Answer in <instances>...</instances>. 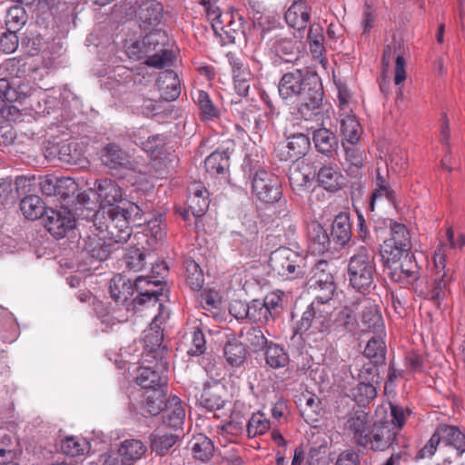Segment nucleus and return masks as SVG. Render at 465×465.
Here are the masks:
<instances>
[{
	"label": "nucleus",
	"mask_w": 465,
	"mask_h": 465,
	"mask_svg": "<svg viewBox=\"0 0 465 465\" xmlns=\"http://www.w3.org/2000/svg\"><path fill=\"white\" fill-rule=\"evenodd\" d=\"M280 97L294 104L301 118L311 121L321 114L323 90L316 74L296 69L284 74L278 84Z\"/></svg>",
	"instance_id": "nucleus-1"
},
{
	"label": "nucleus",
	"mask_w": 465,
	"mask_h": 465,
	"mask_svg": "<svg viewBox=\"0 0 465 465\" xmlns=\"http://www.w3.org/2000/svg\"><path fill=\"white\" fill-rule=\"evenodd\" d=\"M145 211L134 203L127 207L109 208L96 215L94 224L104 236L117 243L128 241L132 234V225L141 226L147 222Z\"/></svg>",
	"instance_id": "nucleus-2"
},
{
	"label": "nucleus",
	"mask_w": 465,
	"mask_h": 465,
	"mask_svg": "<svg viewBox=\"0 0 465 465\" xmlns=\"http://www.w3.org/2000/svg\"><path fill=\"white\" fill-rule=\"evenodd\" d=\"M156 281H150L147 277L139 276L134 283L122 274L114 276L110 282L111 297L118 304L129 305L130 298L134 290L139 295L134 300L135 304L143 305L151 303L156 305L159 302V309L162 307V297H167V292L159 287Z\"/></svg>",
	"instance_id": "nucleus-3"
},
{
	"label": "nucleus",
	"mask_w": 465,
	"mask_h": 465,
	"mask_svg": "<svg viewBox=\"0 0 465 465\" xmlns=\"http://www.w3.org/2000/svg\"><path fill=\"white\" fill-rule=\"evenodd\" d=\"M376 272L374 252L367 246H360L348 262L347 275L350 285L359 292H369L375 287Z\"/></svg>",
	"instance_id": "nucleus-4"
},
{
	"label": "nucleus",
	"mask_w": 465,
	"mask_h": 465,
	"mask_svg": "<svg viewBox=\"0 0 465 465\" xmlns=\"http://www.w3.org/2000/svg\"><path fill=\"white\" fill-rule=\"evenodd\" d=\"M445 448L453 449L457 457H461L465 453V434L457 426L440 425L419 451L417 458H430L434 455L437 449L442 451Z\"/></svg>",
	"instance_id": "nucleus-5"
},
{
	"label": "nucleus",
	"mask_w": 465,
	"mask_h": 465,
	"mask_svg": "<svg viewBox=\"0 0 465 465\" xmlns=\"http://www.w3.org/2000/svg\"><path fill=\"white\" fill-rule=\"evenodd\" d=\"M100 159L102 163L111 170H125L138 173L139 183L146 181L150 173L148 166L132 160L129 153L114 143H110L101 149Z\"/></svg>",
	"instance_id": "nucleus-6"
},
{
	"label": "nucleus",
	"mask_w": 465,
	"mask_h": 465,
	"mask_svg": "<svg viewBox=\"0 0 465 465\" xmlns=\"http://www.w3.org/2000/svg\"><path fill=\"white\" fill-rule=\"evenodd\" d=\"M168 36L163 30H153L143 39V53L146 55L145 64L155 68L170 66L173 63V53L166 48Z\"/></svg>",
	"instance_id": "nucleus-7"
},
{
	"label": "nucleus",
	"mask_w": 465,
	"mask_h": 465,
	"mask_svg": "<svg viewBox=\"0 0 465 465\" xmlns=\"http://www.w3.org/2000/svg\"><path fill=\"white\" fill-rule=\"evenodd\" d=\"M269 264L275 273L287 279L303 277L306 273L304 258L289 248L275 250L271 254Z\"/></svg>",
	"instance_id": "nucleus-8"
},
{
	"label": "nucleus",
	"mask_w": 465,
	"mask_h": 465,
	"mask_svg": "<svg viewBox=\"0 0 465 465\" xmlns=\"http://www.w3.org/2000/svg\"><path fill=\"white\" fill-rule=\"evenodd\" d=\"M384 263L390 270V278L401 284H411L420 278V266L411 252L397 255L396 257H383Z\"/></svg>",
	"instance_id": "nucleus-9"
},
{
	"label": "nucleus",
	"mask_w": 465,
	"mask_h": 465,
	"mask_svg": "<svg viewBox=\"0 0 465 465\" xmlns=\"http://www.w3.org/2000/svg\"><path fill=\"white\" fill-rule=\"evenodd\" d=\"M252 193L264 203H274L282 195L281 181L275 174L264 170H258L252 180Z\"/></svg>",
	"instance_id": "nucleus-10"
},
{
	"label": "nucleus",
	"mask_w": 465,
	"mask_h": 465,
	"mask_svg": "<svg viewBox=\"0 0 465 465\" xmlns=\"http://www.w3.org/2000/svg\"><path fill=\"white\" fill-rule=\"evenodd\" d=\"M391 235L383 242L381 248V257H396L411 252V234L407 227L400 223H390Z\"/></svg>",
	"instance_id": "nucleus-11"
},
{
	"label": "nucleus",
	"mask_w": 465,
	"mask_h": 465,
	"mask_svg": "<svg viewBox=\"0 0 465 465\" xmlns=\"http://www.w3.org/2000/svg\"><path fill=\"white\" fill-rule=\"evenodd\" d=\"M446 258L442 252V247H439L433 257V288L431 290V299L440 305L444 299L447 286L451 282V273L446 270Z\"/></svg>",
	"instance_id": "nucleus-12"
},
{
	"label": "nucleus",
	"mask_w": 465,
	"mask_h": 465,
	"mask_svg": "<svg viewBox=\"0 0 465 465\" xmlns=\"http://www.w3.org/2000/svg\"><path fill=\"white\" fill-rule=\"evenodd\" d=\"M367 442L362 447H370L375 451H383L397 441V430L390 421L375 422L370 430Z\"/></svg>",
	"instance_id": "nucleus-13"
},
{
	"label": "nucleus",
	"mask_w": 465,
	"mask_h": 465,
	"mask_svg": "<svg viewBox=\"0 0 465 465\" xmlns=\"http://www.w3.org/2000/svg\"><path fill=\"white\" fill-rule=\"evenodd\" d=\"M316 176V166L308 160L294 162L289 169L290 185L293 192L302 194L307 192Z\"/></svg>",
	"instance_id": "nucleus-14"
},
{
	"label": "nucleus",
	"mask_w": 465,
	"mask_h": 465,
	"mask_svg": "<svg viewBox=\"0 0 465 465\" xmlns=\"http://www.w3.org/2000/svg\"><path fill=\"white\" fill-rule=\"evenodd\" d=\"M226 389L218 381L206 382L200 394L195 397L201 406L208 411H216L223 408L225 403Z\"/></svg>",
	"instance_id": "nucleus-15"
},
{
	"label": "nucleus",
	"mask_w": 465,
	"mask_h": 465,
	"mask_svg": "<svg viewBox=\"0 0 465 465\" xmlns=\"http://www.w3.org/2000/svg\"><path fill=\"white\" fill-rule=\"evenodd\" d=\"M94 188L102 206L94 214V219L103 211H107L109 208H120L114 204L123 201V190L116 182L111 179L98 180L94 183Z\"/></svg>",
	"instance_id": "nucleus-16"
},
{
	"label": "nucleus",
	"mask_w": 465,
	"mask_h": 465,
	"mask_svg": "<svg viewBox=\"0 0 465 465\" xmlns=\"http://www.w3.org/2000/svg\"><path fill=\"white\" fill-rule=\"evenodd\" d=\"M146 450V446L140 440L131 439L124 440L118 450L109 456L116 465H133L145 454Z\"/></svg>",
	"instance_id": "nucleus-17"
},
{
	"label": "nucleus",
	"mask_w": 465,
	"mask_h": 465,
	"mask_svg": "<svg viewBox=\"0 0 465 465\" xmlns=\"http://www.w3.org/2000/svg\"><path fill=\"white\" fill-rule=\"evenodd\" d=\"M45 218V227L54 237L62 238L67 230L74 228V220L71 213L66 210L46 211Z\"/></svg>",
	"instance_id": "nucleus-18"
},
{
	"label": "nucleus",
	"mask_w": 465,
	"mask_h": 465,
	"mask_svg": "<svg viewBox=\"0 0 465 465\" xmlns=\"http://www.w3.org/2000/svg\"><path fill=\"white\" fill-rule=\"evenodd\" d=\"M344 429L353 437L358 445H364L371 430L367 413L363 411H355L348 417L344 423Z\"/></svg>",
	"instance_id": "nucleus-19"
},
{
	"label": "nucleus",
	"mask_w": 465,
	"mask_h": 465,
	"mask_svg": "<svg viewBox=\"0 0 465 465\" xmlns=\"http://www.w3.org/2000/svg\"><path fill=\"white\" fill-rule=\"evenodd\" d=\"M209 207L208 192L201 183H195L189 189L187 199V208L184 218L187 219L189 213L194 217L203 216Z\"/></svg>",
	"instance_id": "nucleus-20"
},
{
	"label": "nucleus",
	"mask_w": 465,
	"mask_h": 465,
	"mask_svg": "<svg viewBox=\"0 0 465 465\" xmlns=\"http://www.w3.org/2000/svg\"><path fill=\"white\" fill-rule=\"evenodd\" d=\"M311 147L310 138L303 134H295L287 139L284 150L281 153V158L284 161L300 162L305 156Z\"/></svg>",
	"instance_id": "nucleus-21"
},
{
	"label": "nucleus",
	"mask_w": 465,
	"mask_h": 465,
	"mask_svg": "<svg viewBox=\"0 0 465 465\" xmlns=\"http://www.w3.org/2000/svg\"><path fill=\"white\" fill-rule=\"evenodd\" d=\"M163 423L174 431L182 428L185 419V405L177 396L169 398L163 409Z\"/></svg>",
	"instance_id": "nucleus-22"
},
{
	"label": "nucleus",
	"mask_w": 465,
	"mask_h": 465,
	"mask_svg": "<svg viewBox=\"0 0 465 465\" xmlns=\"http://www.w3.org/2000/svg\"><path fill=\"white\" fill-rule=\"evenodd\" d=\"M32 186L31 179L19 176L15 182L7 177L2 180V198L6 203H15L22 195L30 193Z\"/></svg>",
	"instance_id": "nucleus-23"
},
{
	"label": "nucleus",
	"mask_w": 465,
	"mask_h": 465,
	"mask_svg": "<svg viewBox=\"0 0 465 465\" xmlns=\"http://www.w3.org/2000/svg\"><path fill=\"white\" fill-rule=\"evenodd\" d=\"M319 183L327 191L335 193L346 185V178L336 165H325L320 168Z\"/></svg>",
	"instance_id": "nucleus-24"
},
{
	"label": "nucleus",
	"mask_w": 465,
	"mask_h": 465,
	"mask_svg": "<svg viewBox=\"0 0 465 465\" xmlns=\"http://www.w3.org/2000/svg\"><path fill=\"white\" fill-rule=\"evenodd\" d=\"M137 17L144 29L159 25L163 18L162 4L156 0L143 1L138 7Z\"/></svg>",
	"instance_id": "nucleus-25"
},
{
	"label": "nucleus",
	"mask_w": 465,
	"mask_h": 465,
	"mask_svg": "<svg viewBox=\"0 0 465 465\" xmlns=\"http://www.w3.org/2000/svg\"><path fill=\"white\" fill-rule=\"evenodd\" d=\"M310 7L304 1H295L285 13V21L289 26L298 31L304 30L310 22Z\"/></svg>",
	"instance_id": "nucleus-26"
},
{
	"label": "nucleus",
	"mask_w": 465,
	"mask_h": 465,
	"mask_svg": "<svg viewBox=\"0 0 465 465\" xmlns=\"http://www.w3.org/2000/svg\"><path fill=\"white\" fill-rule=\"evenodd\" d=\"M161 96L166 101H174L181 94L178 74L173 70L162 72L157 79Z\"/></svg>",
	"instance_id": "nucleus-27"
},
{
	"label": "nucleus",
	"mask_w": 465,
	"mask_h": 465,
	"mask_svg": "<svg viewBox=\"0 0 465 465\" xmlns=\"http://www.w3.org/2000/svg\"><path fill=\"white\" fill-rule=\"evenodd\" d=\"M163 332L158 329L151 328L144 334V347L148 353H152V357L154 359L160 358V361L157 362V367L162 371H167L168 363L163 361V351L164 346H163Z\"/></svg>",
	"instance_id": "nucleus-28"
},
{
	"label": "nucleus",
	"mask_w": 465,
	"mask_h": 465,
	"mask_svg": "<svg viewBox=\"0 0 465 465\" xmlns=\"http://www.w3.org/2000/svg\"><path fill=\"white\" fill-rule=\"evenodd\" d=\"M401 45L394 41L393 45H388L383 51L382 64L384 67H389L392 56L395 54V84H401L406 79L405 60L401 52Z\"/></svg>",
	"instance_id": "nucleus-29"
},
{
	"label": "nucleus",
	"mask_w": 465,
	"mask_h": 465,
	"mask_svg": "<svg viewBox=\"0 0 465 465\" xmlns=\"http://www.w3.org/2000/svg\"><path fill=\"white\" fill-rule=\"evenodd\" d=\"M361 324L363 331H371L374 334H384V322L381 314L376 305L364 306L361 312Z\"/></svg>",
	"instance_id": "nucleus-30"
},
{
	"label": "nucleus",
	"mask_w": 465,
	"mask_h": 465,
	"mask_svg": "<svg viewBox=\"0 0 465 465\" xmlns=\"http://www.w3.org/2000/svg\"><path fill=\"white\" fill-rule=\"evenodd\" d=\"M142 409L146 413L155 416L163 410L166 403L165 389H153L145 391L143 396Z\"/></svg>",
	"instance_id": "nucleus-31"
},
{
	"label": "nucleus",
	"mask_w": 465,
	"mask_h": 465,
	"mask_svg": "<svg viewBox=\"0 0 465 465\" xmlns=\"http://www.w3.org/2000/svg\"><path fill=\"white\" fill-rule=\"evenodd\" d=\"M308 239L313 252L321 254L328 251L330 237L326 230L319 223H312L308 226Z\"/></svg>",
	"instance_id": "nucleus-32"
},
{
	"label": "nucleus",
	"mask_w": 465,
	"mask_h": 465,
	"mask_svg": "<svg viewBox=\"0 0 465 465\" xmlns=\"http://www.w3.org/2000/svg\"><path fill=\"white\" fill-rule=\"evenodd\" d=\"M137 381L145 391L165 389L167 384L166 377L151 367H141L139 369Z\"/></svg>",
	"instance_id": "nucleus-33"
},
{
	"label": "nucleus",
	"mask_w": 465,
	"mask_h": 465,
	"mask_svg": "<svg viewBox=\"0 0 465 465\" xmlns=\"http://www.w3.org/2000/svg\"><path fill=\"white\" fill-rule=\"evenodd\" d=\"M312 140L317 151L327 156L333 153L338 144L335 134L326 128L315 130Z\"/></svg>",
	"instance_id": "nucleus-34"
},
{
	"label": "nucleus",
	"mask_w": 465,
	"mask_h": 465,
	"mask_svg": "<svg viewBox=\"0 0 465 465\" xmlns=\"http://www.w3.org/2000/svg\"><path fill=\"white\" fill-rule=\"evenodd\" d=\"M331 236L338 244L342 246L351 240V226L347 213H341L335 217L332 223Z\"/></svg>",
	"instance_id": "nucleus-35"
},
{
	"label": "nucleus",
	"mask_w": 465,
	"mask_h": 465,
	"mask_svg": "<svg viewBox=\"0 0 465 465\" xmlns=\"http://www.w3.org/2000/svg\"><path fill=\"white\" fill-rule=\"evenodd\" d=\"M341 131L344 139L354 144L360 139L361 127L355 115L351 113H340Z\"/></svg>",
	"instance_id": "nucleus-36"
},
{
	"label": "nucleus",
	"mask_w": 465,
	"mask_h": 465,
	"mask_svg": "<svg viewBox=\"0 0 465 465\" xmlns=\"http://www.w3.org/2000/svg\"><path fill=\"white\" fill-rule=\"evenodd\" d=\"M189 448L193 457L201 461L208 460L214 450L213 441L203 434L193 437L189 442Z\"/></svg>",
	"instance_id": "nucleus-37"
},
{
	"label": "nucleus",
	"mask_w": 465,
	"mask_h": 465,
	"mask_svg": "<svg viewBox=\"0 0 465 465\" xmlns=\"http://www.w3.org/2000/svg\"><path fill=\"white\" fill-rule=\"evenodd\" d=\"M328 266L326 262H320L315 268L314 272V287L319 291H325L323 299H326L329 295L333 294L335 291V285L333 282V276L331 272H325V267Z\"/></svg>",
	"instance_id": "nucleus-38"
},
{
	"label": "nucleus",
	"mask_w": 465,
	"mask_h": 465,
	"mask_svg": "<svg viewBox=\"0 0 465 465\" xmlns=\"http://www.w3.org/2000/svg\"><path fill=\"white\" fill-rule=\"evenodd\" d=\"M20 209L25 218L33 221L46 213L43 200L35 194L24 197L20 203Z\"/></svg>",
	"instance_id": "nucleus-39"
},
{
	"label": "nucleus",
	"mask_w": 465,
	"mask_h": 465,
	"mask_svg": "<svg viewBox=\"0 0 465 465\" xmlns=\"http://www.w3.org/2000/svg\"><path fill=\"white\" fill-rule=\"evenodd\" d=\"M241 337L245 345L253 351H259L268 346V341L259 327H247L242 330Z\"/></svg>",
	"instance_id": "nucleus-40"
},
{
	"label": "nucleus",
	"mask_w": 465,
	"mask_h": 465,
	"mask_svg": "<svg viewBox=\"0 0 465 465\" xmlns=\"http://www.w3.org/2000/svg\"><path fill=\"white\" fill-rule=\"evenodd\" d=\"M101 236H89L85 241L84 250L93 258L97 260H105L109 256L111 250L109 245H106L104 239H107L104 233L101 232ZM109 240V238H108ZM110 241H112L110 239Z\"/></svg>",
	"instance_id": "nucleus-41"
},
{
	"label": "nucleus",
	"mask_w": 465,
	"mask_h": 465,
	"mask_svg": "<svg viewBox=\"0 0 465 465\" xmlns=\"http://www.w3.org/2000/svg\"><path fill=\"white\" fill-rule=\"evenodd\" d=\"M265 361L272 369H281L289 364L290 358L283 347L271 342L266 348Z\"/></svg>",
	"instance_id": "nucleus-42"
},
{
	"label": "nucleus",
	"mask_w": 465,
	"mask_h": 465,
	"mask_svg": "<svg viewBox=\"0 0 465 465\" xmlns=\"http://www.w3.org/2000/svg\"><path fill=\"white\" fill-rule=\"evenodd\" d=\"M178 438L179 435L173 432H163L158 428L152 434V450L159 455H163L175 444Z\"/></svg>",
	"instance_id": "nucleus-43"
},
{
	"label": "nucleus",
	"mask_w": 465,
	"mask_h": 465,
	"mask_svg": "<svg viewBox=\"0 0 465 465\" xmlns=\"http://www.w3.org/2000/svg\"><path fill=\"white\" fill-rule=\"evenodd\" d=\"M334 326L339 331L352 332L357 326L356 312L351 307L345 306L338 312Z\"/></svg>",
	"instance_id": "nucleus-44"
},
{
	"label": "nucleus",
	"mask_w": 465,
	"mask_h": 465,
	"mask_svg": "<svg viewBox=\"0 0 465 465\" xmlns=\"http://www.w3.org/2000/svg\"><path fill=\"white\" fill-rule=\"evenodd\" d=\"M193 99L203 120H211L220 115V110L214 105L210 95L205 91L198 90Z\"/></svg>",
	"instance_id": "nucleus-45"
},
{
	"label": "nucleus",
	"mask_w": 465,
	"mask_h": 465,
	"mask_svg": "<svg viewBox=\"0 0 465 465\" xmlns=\"http://www.w3.org/2000/svg\"><path fill=\"white\" fill-rule=\"evenodd\" d=\"M227 362L232 367H239L245 360V348L242 341L232 339L228 341L223 349Z\"/></svg>",
	"instance_id": "nucleus-46"
},
{
	"label": "nucleus",
	"mask_w": 465,
	"mask_h": 465,
	"mask_svg": "<svg viewBox=\"0 0 465 465\" xmlns=\"http://www.w3.org/2000/svg\"><path fill=\"white\" fill-rule=\"evenodd\" d=\"M383 336L384 334H374L364 349V355L376 363L382 362L385 359L386 346Z\"/></svg>",
	"instance_id": "nucleus-47"
},
{
	"label": "nucleus",
	"mask_w": 465,
	"mask_h": 465,
	"mask_svg": "<svg viewBox=\"0 0 465 465\" xmlns=\"http://www.w3.org/2000/svg\"><path fill=\"white\" fill-rule=\"evenodd\" d=\"M272 49L275 54L282 57V59L289 63L296 60L298 57V47L296 44L289 38H277L272 44Z\"/></svg>",
	"instance_id": "nucleus-48"
},
{
	"label": "nucleus",
	"mask_w": 465,
	"mask_h": 465,
	"mask_svg": "<svg viewBox=\"0 0 465 465\" xmlns=\"http://www.w3.org/2000/svg\"><path fill=\"white\" fill-rule=\"evenodd\" d=\"M353 400L360 406H366L377 396L376 387L370 381L358 383L352 390Z\"/></svg>",
	"instance_id": "nucleus-49"
},
{
	"label": "nucleus",
	"mask_w": 465,
	"mask_h": 465,
	"mask_svg": "<svg viewBox=\"0 0 465 465\" xmlns=\"http://www.w3.org/2000/svg\"><path fill=\"white\" fill-rule=\"evenodd\" d=\"M229 166V159L225 153L214 152L204 161L206 172L213 174L223 173Z\"/></svg>",
	"instance_id": "nucleus-50"
},
{
	"label": "nucleus",
	"mask_w": 465,
	"mask_h": 465,
	"mask_svg": "<svg viewBox=\"0 0 465 465\" xmlns=\"http://www.w3.org/2000/svg\"><path fill=\"white\" fill-rule=\"evenodd\" d=\"M89 450V443L77 437H67L61 443V450L68 456H79L84 454Z\"/></svg>",
	"instance_id": "nucleus-51"
},
{
	"label": "nucleus",
	"mask_w": 465,
	"mask_h": 465,
	"mask_svg": "<svg viewBox=\"0 0 465 465\" xmlns=\"http://www.w3.org/2000/svg\"><path fill=\"white\" fill-rule=\"evenodd\" d=\"M332 308L324 307L317 302L312 333L322 332L329 328Z\"/></svg>",
	"instance_id": "nucleus-52"
},
{
	"label": "nucleus",
	"mask_w": 465,
	"mask_h": 465,
	"mask_svg": "<svg viewBox=\"0 0 465 465\" xmlns=\"http://www.w3.org/2000/svg\"><path fill=\"white\" fill-rule=\"evenodd\" d=\"M270 420L262 412L253 413L248 420L247 435L249 438L264 434L270 429Z\"/></svg>",
	"instance_id": "nucleus-53"
},
{
	"label": "nucleus",
	"mask_w": 465,
	"mask_h": 465,
	"mask_svg": "<svg viewBox=\"0 0 465 465\" xmlns=\"http://www.w3.org/2000/svg\"><path fill=\"white\" fill-rule=\"evenodd\" d=\"M262 302L272 321L282 313L283 309V300L279 293L271 292L267 294L262 300Z\"/></svg>",
	"instance_id": "nucleus-54"
},
{
	"label": "nucleus",
	"mask_w": 465,
	"mask_h": 465,
	"mask_svg": "<svg viewBox=\"0 0 465 465\" xmlns=\"http://www.w3.org/2000/svg\"><path fill=\"white\" fill-rule=\"evenodd\" d=\"M203 274L195 262H188L186 266V282L193 290H199L203 285Z\"/></svg>",
	"instance_id": "nucleus-55"
},
{
	"label": "nucleus",
	"mask_w": 465,
	"mask_h": 465,
	"mask_svg": "<svg viewBox=\"0 0 465 465\" xmlns=\"http://www.w3.org/2000/svg\"><path fill=\"white\" fill-rule=\"evenodd\" d=\"M248 319L262 323L272 321L262 301L260 300H253L249 303Z\"/></svg>",
	"instance_id": "nucleus-56"
},
{
	"label": "nucleus",
	"mask_w": 465,
	"mask_h": 465,
	"mask_svg": "<svg viewBox=\"0 0 465 465\" xmlns=\"http://www.w3.org/2000/svg\"><path fill=\"white\" fill-rule=\"evenodd\" d=\"M189 340L190 347L187 351L189 355L197 356L204 352L206 341L201 330L193 328L190 333Z\"/></svg>",
	"instance_id": "nucleus-57"
},
{
	"label": "nucleus",
	"mask_w": 465,
	"mask_h": 465,
	"mask_svg": "<svg viewBox=\"0 0 465 465\" xmlns=\"http://www.w3.org/2000/svg\"><path fill=\"white\" fill-rule=\"evenodd\" d=\"M134 142L140 143L143 151L155 157L160 153L164 145V138L159 134L148 136L144 141H142L140 137L139 141L135 140Z\"/></svg>",
	"instance_id": "nucleus-58"
},
{
	"label": "nucleus",
	"mask_w": 465,
	"mask_h": 465,
	"mask_svg": "<svg viewBox=\"0 0 465 465\" xmlns=\"http://www.w3.org/2000/svg\"><path fill=\"white\" fill-rule=\"evenodd\" d=\"M308 39L310 41L311 51L314 54H321L324 36L322 27L319 24H313L310 26Z\"/></svg>",
	"instance_id": "nucleus-59"
},
{
	"label": "nucleus",
	"mask_w": 465,
	"mask_h": 465,
	"mask_svg": "<svg viewBox=\"0 0 465 465\" xmlns=\"http://www.w3.org/2000/svg\"><path fill=\"white\" fill-rule=\"evenodd\" d=\"M302 398L305 401L302 411V415L306 419L313 420V415L319 414L321 401L317 396L311 393L303 394Z\"/></svg>",
	"instance_id": "nucleus-60"
},
{
	"label": "nucleus",
	"mask_w": 465,
	"mask_h": 465,
	"mask_svg": "<svg viewBox=\"0 0 465 465\" xmlns=\"http://www.w3.org/2000/svg\"><path fill=\"white\" fill-rule=\"evenodd\" d=\"M56 196L65 199L77 190V183L70 177H57Z\"/></svg>",
	"instance_id": "nucleus-61"
},
{
	"label": "nucleus",
	"mask_w": 465,
	"mask_h": 465,
	"mask_svg": "<svg viewBox=\"0 0 465 465\" xmlns=\"http://www.w3.org/2000/svg\"><path fill=\"white\" fill-rule=\"evenodd\" d=\"M383 199H386L390 203H393L395 199V194L393 190L390 188V186L376 187L374 189L371 197V210L374 211L376 203L379 201H382Z\"/></svg>",
	"instance_id": "nucleus-62"
},
{
	"label": "nucleus",
	"mask_w": 465,
	"mask_h": 465,
	"mask_svg": "<svg viewBox=\"0 0 465 465\" xmlns=\"http://www.w3.org/2000/svg\"><path fill=\"white\" fill-rule=\"evenodd\" d=\"M125 259L127 267L132 271H141L145 265V255L139 249L131 250Z\"/></svg>",
	"instance_id": "nucleus-63"
},
{
	"label": "nucleus",
	"mask_w": 465,
	"mask_h": 465,
	"mask_svg": "<svg viewBox=\"0 0 465 465\" xmlns=\"http://www.w3.org/2000/svg\"><path fill=\"white\" fill-rule=\"evenodd\" d=\"M317 302H312L306 309V311L302 313L301 320L297 324V328L299 331H312V326L313 322V317L315 315Z\"/></svg>",
	"instance_id": "nucleus-64"
}]
</instances>
